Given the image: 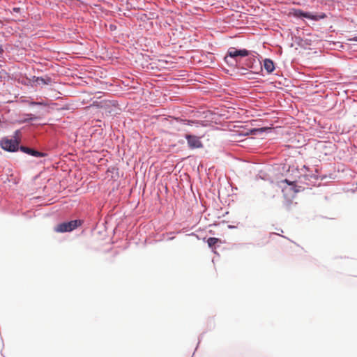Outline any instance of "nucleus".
<instances>
[{"label": "nucleus", "mask_w": 357, "mask_h": 357, "mask_svg": "<svg viewBox=\"0 0 357 357\" xmlns=\"http://www.w3.org/2000/svg\"><path fill=\"white\" fill-rule=\"evenodd\" d=\"M20 131L16 130L14 133V139L3 138L1 140L0 145L1 148L6 151L13 152L18 149L20 142Z\"/></svg>", "instance_id": "nucleus-1"}, {"label": "nucleus", "mask_w": 357, "mask_h": 357, "mask_svg": "<svg viewBox=\"0 0 357 357\" xmlns=\"http://www.w3.org/2000/svg\"><path fill=\"white\" fill-rule=\"evenodd\" d=\"M249 56V51L245 49L238 50L236 47H229L225 59L227 64L234 65L229 59H234L236 63L241 61L243 57Z\"/></svg>", "instance_id": "nucleus-2"}, {"label": "nucleus", "mask_w": 357, "mask_h": 357, "mask_svg": "<svg viewBox=\"0 0 357 357\" xmlns=\"http://www.w3.org/2000/svg\"><path fill=\"white\" fill-rule=\"evenodd\" d=\"M80 225L81 222L79 220H71L59 224L54 227V230L56 233L69 232L76 229Z\"/></svg>", "instance_id": "nucleus-3"}, {"label": "nucleus", "mask_w": 357, "mask_h": 357, "mask_svg": "<svg viewBox=\"0 0 357 357\" xmlns=\"http://www.w3.org/2000/svg\"><path fill=\"white\" fill-rule=\"evenodd\" d=\"M185 139H187L189 147L192 149H199L202 148L203 146V144L201 142L199 137L197 136L192 135H186Z\"/></svg>", "instance_id": "nucleus-4"}, {"label": "nucleus", "mask_w": 357, "mask_h": 357, "mask_svg": "<svg viewBox=\"0 0 357 357\" xmlns=\"http://www.w3.org/2000/svg\"><path fill=\"white\" fill-rule=\"evenodd\" d=\"M282 183H286L288 184V186L282 188V192L284 196H294L298 192V190H296V185L294 182H289L287 179H284Z\"/></svg>", "instance_id": "nucleus-5"}, {"label": "nucleus", "mask_w": 357, "mask_h": 357, "mask_svg": "<svg viewBox=\"0 0 357 357\" xmlns=\"http://www.w3.org/2000/svg\"><path fill=\"white\" fill-rule=\"evenodd\" d=\"M20 150L26 153L33 155V156H36V157L43 156V153H42L39 151H34L30 148H27L25 146H21Z\"/></svg>", "instance_id": "nucleus-6"}, {"label": "nucleus", "mask_w": 357, "mask_h": 357, "mask_svg": "<svg viewBox=\"0 0 357 357\" xmlns=\"http://www.w3.org/2000/svg\"><path fill=\"white\" fill-rule=\"evenodd\" d=\"M33 81L38 82V84H49L52 82V79L49 77L43 78V77L33 76Z\"/></svg>", "instance_id": "nucleus-7"}, {"label": "nucleus", "mask_w": 357, "mask_h": 357, "mask_svg": "<svg viewBox=\"0 0 357 357\" xmlns=\"http://www.w3.org/2000/svg\"><path fill=\"white\" fill-rule=\"evenodd\" d=\"M248 66H250V67H252L255 65H257V63H261V61L258 56L252 55V56H250L248 59Z\"/></svg>", "instance_id": "nucleus-8"}, {"label": "nucleus", "mask_w": 357, "mask_h": 357, "mask_svg": "<svg viewBox=\"0 0 357 357\" xmlns=\"http://www.w3.org/2000/svg\"><path fill=\"white\" fill-rule=\"evenodd\" d=\"M296 15H297V16H302V17H304L307 18V19H312V20L315 19L314 17V16L312 15L310 13H303V11H301L300 10L296 11Z\"/></svg>", "instance_id": "nucleus-9"}, {"label": "nucleus", "mask_w": 357, "mask_h": 357, "mask_svg": "<svg viewBox=\"0 0 357 357\" xmlns=\"http://www.w3.org/2000/svg\"><path fill=\"white\" fill-rule=\"evenodd\" d=\"M220 242L218 238L211 237L207 240V243L210 248H213L215 244Z\"/></svg>", "instance_id": "nucleus-10"}, {"label": "nucleus", "mask_w": 357, "mask_h": 357, "mask_svg": "<svg viewBox=\"0 0 357 357\" xmlns=\"http://www.w3.org/2000/svg\"><path fill=\"white\" fill-rule=\"evenodd\" d=\"M264 67H274V63L272 60L266 59L264 60Z\"/></svg>", "instance_id": "nucleus-11"}, {"label": "nucleus", "mask_w": 357, "mask_h": 357, "mask_svg": "<svg viewBox=\"0 0 357 357\" xmlns=\"http://www.w3.org/2000/svg\"><path fill=\"white\" fill-rule=\"evenodd\" d=\"M29 105H47V104L43 102H33V101L30 102Z\"/></svg>", "instance_id": "nucleus-12"}, {"label": "nucleus", "mask_w": 357, "mask_h": 357, "mask_svg": "<svg viewBox=\"0 0 357 357\" xmlns=\"http://www.w3.org/2000/svg\"><path fill=\"white\" fill-rule=\"evenodd\" d=\"M235 69L236 68H233L232 70H235ZM237 69L242 70V72H241V75H248V74H249L248 68H237Z\"/></svg>", "instance_id": "nucleus-13"}, {"label": "nucleus", "mask_w": 357, "mask_h": 357, "mask_svg": "<svg viewBox=\"0 0 357 357\" xmlns=\"http://www.w3.org/2000/svg\"><path fill=\"white\" fill-rule=\"evenodd\" d=\"M275 68H264V70H266V73L267 74H269V73H271L274 71Z\"/></svg>", "instance_id": "nucleus-14"}, {"label": "nucleus", "mask_w": 357, "mask_h": 357, "mask_svg": "<svg viewBox=\"0 0 357 357\" xmlns=\"http://www.w3.org/2000/svg\"><path fill=\"white\" fill-rule=\"evenodd\" d=\"M26 116L29 117V120H33V119H37V117L33 116V115L31 114H26Z\"/></svg>", "instance_id": "nucleus-15"}, {"label": "nucleus", "mask_w": 357, "mask_h": 357, "mask_svg": "<svg viewBox=\"0 0 357 357\" xmlns=\"http://www.w3.org/2000/svg\"><path fill=\"white\" fill-rule=\"evenodd\" d=\"M348 40H349V41H356V42H357V36H356V37H354V38H349V39H348Z\"/></svg>", "instance_id": "nucleus-16"}, {"label": "nucleus", "mask_w": 357, "mask_h": 357, "mask_svg": "<svg viewBox=\"0 0 357 357\" xmlns=\"http://www.w3.org/2000/svg\"><path fill=\"white\" fill-rule=\"evenodd\" d=\"M225 71H226V73H228V74H229V73H229V69L225 68Z\"/></svg>", "instance_id": "nucleus-17"}, {"label": "nucleus", "mask_w": 357, "mask_h": 357, "mask_svg": "<svg viewBox=\"0 0 357 357\" xmlns=\"http://www.w3.org/2000/svg\"><path fill=\"white\" fill-rule=\"evenodd\" d=\"M1 52H3V48H2L1 45H0V54H1Z\"/></svg>", "instance_id": "nucleus-18"}, {"label": "nucleus", "mask_w": 357, "mask_h": 357, "mask_svg": "<svg viewBox=\"0 0 357 357\" xmlns=\"http://www.w3.org/2000/svg\"><path fill=\"white\" fill-rule=\"evenodd\" d=\"M260 71H263V68H259Z\"/></svg>", "instance_id": "nucleus-19"}, {"label": "nucleus", "mask_w": 357, "mask_h": 357, "mask_svg": "<svg viewBox=\"0 0 357 357\" xmlns=\"http://www.w3.org/2000/svg\"><path fill=\"white\" fill-rule=\"evenodd\" d=\"M1 77V75H0V78Z\"/></svg>", "instance_id": "nucleus-20"}]
</instances>
